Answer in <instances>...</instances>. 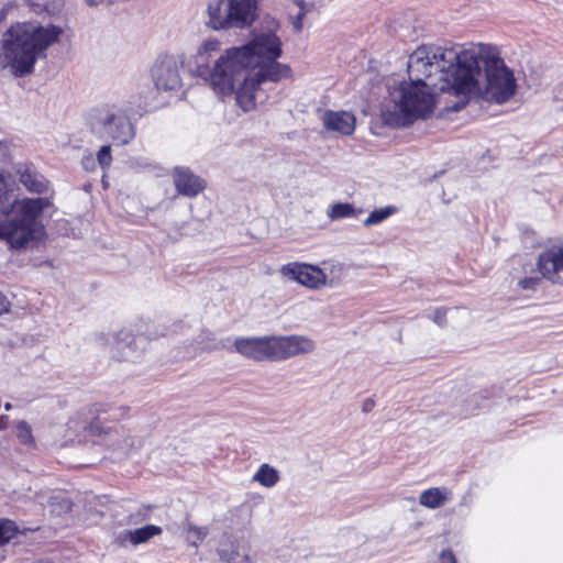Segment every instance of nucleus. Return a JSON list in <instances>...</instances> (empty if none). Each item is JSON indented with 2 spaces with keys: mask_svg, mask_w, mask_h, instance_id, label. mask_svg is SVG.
<instances>
[{
  "mask_svg": "<svg viewBox=\"0 0 563 563\" xmlns=\"http://www.w3.org/2000/svg\"><path fill=\"white\" fill-rule=\"evenodd\" d=\"M233 346L232 351L255 362L284 361L314 350L313 341L301 335L236 338Z\"/></svg>",
  "mask_w": 563,
  "mask_h": 563,
  "instance_id": "obj_7",
  "label": "nucleus"
},
{
  "mask_svg": "<svg viewBox=\"0 0 563 563\" xmlns=\"http://www.w3.org/2000/svg\"><path fill=\"white\" fill-rule=\"evenodd\" d=\"M186 529L188 532L187 541L195 548H198L199 542L203 541L209 534L208 527H198L192 523H187Z\"/></svg>",
  "mask_w": 563,
  "mask_h": 563,
  "instance_id": "obj_27",
  "label": "nucleus"
},
{
  "mask_svg": "<svg viewBox=\"0 0 563 563\" xmlns=\"http://www.w3.org/2000/svg\"><path fill=\"white\" fill-rule=\"evenodd\" d=\"M100 415H101V411H100V410H98V416L96 417V419H97V420H100V419H101V418H100Z\"/></svg>",
  "mask_w": 563,
  "mask_h": 563,
  "instance_id": "obj_46",
  "label": "nucleus"
},
{
  "mask_svg": "<svg viewBox=\"0 0 563 563\" xmlns=\"http://www.w3.org/2000/svg\"><path fill=\"white\" fill-rule=\"evenodd\" d=\"M96 158L92 156L91 153L84 155L81 159V166L87 172H95L96 170Z\"/></svg>",
  "mask_w": 563,
  "mask_h": 563,
  "instance_id": "obj_34",
  "label": "nucleus"
},
{
  "mask_svg": "<svg viewBox=\"0 0 563 563\" xmlns=\"http://www.w3.org/2000/svg\"><path fill=\"white\" fill-rule=\"evenodd\" d=\"M19 533L18 525L7 518L0 519V547L8 544Z\"/></svg>",
  "mask_w": 563,
  "mask_h": 563,
  "instance_id": "obj_24",
  "label": "nucleus"
},
{
  "mask_svg": "<svg viewBox=\"0 0 563 563\" xmlns=\"http://www.w3.org/2000/svg\"><path fill=\"white\" fill-rule=\"evenodd\" d=\"M10 308V301L7 299V297L0 292V314L9 311Z\"/></svg>",
  "mask_w": 563,
  "mask_h": 563,
  "instance_id": "obj_38",
  "label": "nucleus"
},
{
  "mask_svg": "<svg viewBox=\"0 0 563 563\" xmlns=\"http://www.w3.org/2000/svg\"><path fill=\"white\" fill-rule=\"evenodd\" d=\"M219 46H220V43L216 40L206 41L199 48V55H202V53L214 52L219 48Z\"/></svg>",
  "mask_w": 563,
  "mask_h": 563,
  "instance_id": "obj_35",
  "label": "nucleus"
},
{
  "mask_svg": "<svg viewBox=\"0 0 563 563\" xmlns=\"http://www.w3.org/2000/svg\"><path fill=\"white\" fill-rule=\"evenodd\" d=\"M16 437L23 444H32L34 442L31 426L26 421L18 422Z\"/></svg>",
  "mask_w": 563,
  "mask_h": 563,
  "instance_id": "obj_30",
  "label": "nucleus"
},
{
  "mask_svg": "<svg viewBox=\"0 0 563 563\" xmlns=\"http://www.w3.org/2000/svg\"><path fill=\"white\" fill-rule=\"evenodd\" d=\"M460 58L455 85L451 87L453 98L445 101L441 114L459 112L473 98L503 104L516 93L514 71L505 64L496 47L477 44L462 49Z\"/></svg>",
  "mask_w": 563,
  "mask_h": 563,
  "instance_id": "obj_1",
  "label": "nucleus"
},
{
  "mask_svg": "<svg viewBox=\"0 0 563 563\" xmlns=\"http://www.w3.org/2000/svg\"><path fill=\"white\" fill-rule=\"evenodd\" d=\"M441 563H457L455 555L450 549L442 550L440 553Z\"/></svg>",
  "mask_w": 563,
  "mask_h": 563,
  "instance_id": "obj_36",
  "label": "nucleus"
},
{
  "mask_svg": "<svg viewBox=\"0 0 563 563\" xmlns=\"http://www.w3.org/2000/svg\"><path fill=\"white\" fill-rule=\"evenodd\" d=\"M253 481L262 486L271 488L279 482V472L267 463L260 465L257 472L253 476Z\"/></svg>",
  "mask_w": 563,
  "mask_h": 563,
  "instance_id": "obj_21",
  "label": "nucleus"
},
{
  "mask_svg": "<svg viewBox=\"0 0 563 563\" xmlns=\"http://www.w3.org/2000/svg\"><path fill=\"white\" fill-rule=\"evenodd\" d=\"M356 119L352 112L328 110L323 114V125L329 131L351 135L355 130Z\"/></svg>",
  "mask_w": 563,
  "mask_h": 563,
  "instance_id": "obj_16",
  "label": "nucleus"
},
{
  "mask_svg": "<svg viewBox=\"0 0 563 563\" xmlns=\"http://www.w3.org/2000/svg\"><path fill=\"white\" fill-rule=\"evenodd\" d=\"M96 162L106 172L112 164V151L111 145H102L96 155Z\"/></svg>",
  "mask_w": 563,
  "mask_h": 563,
  "instance_id": "obj_29",
  "label": "nucleus"
},
{
  "mask_svg": "<svg viewBox=\"0 0 563 563\" xmlns=\"http://www.w3.org/2000/svg\"><path fill=\"white\" fill-rule=\"evenodd\" d=\"M30 10L35 14L54 16L62 12L65 0H23Z\"/></svg>",
  "mask_w": 563,
  "mask_h": 563,
  "instance_id": "obj_18",
  "label": "nucleus"
},
{
  "mask_svg": "<svg viewBox=\"0 0 563 563\" xmlns=\"http://www.w3.org/2000/svg\"><path fill=\"white\" fill-rule=\"evenodd\" d=\"M18 10L15 1H8L0 8V23L7 20L9 15H13Z\"/></svg>",
  "mask_w": 563,
  "mask_h": 563,
  "instance_id": "obj_31",
  "label": "nucleus"
},
{
  "mask_svg": "<svg viewBox=\"0 0 563 563\" xmlns=\"http://www.w3.org/2000/svg\"><path fill=\"white\" fill-rule=\"evenodd\" d=\"M282 41L273 32L262 33L242 46L227 48L218 58V67H227L242 75L245 69L260 73V79H269L278 82L291 75L288 65L279 63L282 56Z\"/></svg>",
  "mask_w": 563,
  "mask_h": 563,
  "instance_id": "obj_4",
  "label": "nucleus"
},
{
  "mask_svg": "<svg viewBox=\"0 0 563 563\" xmlns=\"http://www.w3.org/2000/svg\"><path fill=\"white\" fill-rule=\"evenodd\" d=\"M541 279L539 277H525L519 280L518 285L521 289L525 290H534L536 287L540 284Z\"/></svg>",
  "mask_w": 563,
  "mask_h": 563,
  "instance_id": "obj_32",
  "label": "nucleus"
},
{
  "mask_svg": "<svg viewBox=\"0 0 563 563\" xmlns=\"http://www.w3.org/2000/svg\"><path fill=\"white\" fill-rule=\"evenodd\" d=\"M31 563H49L48 561L46 560H36V561H33Z\"/></svg>",
  "mask_w": 563,
  "mask_h": 563,
  "instance_id": "obj_44",
  "label": "nucleus"
},
{
  "mask_svg": "<svg viewBox=\"0 0 563 563\" xmlns=\"http://www.w3.org/2000/svg\"><path fill=\"white\" fill-rule=\"evenodd\" d=\"M462 56V51L442 46L418 47L408 59L407 71L410 81L416 79L424 80L431 78L434 74H440L439 82L431 85L440 92L448 96V100L453 98L452 86L455 85V73Z\"/></svg>",
  "mask_w": 563,
  "mask_h": 563,
  "instance_id": "obj_5",
  "label": "nucleus"
},
{
  "mask_svg": "<svg viewBox=\"0 0 563 563\" xmlns=\"http://www.w3.org/2000/svg\"><path fill=\"white\" fill-rule=\"evenodd\" d=\"M294 1H295V3H296L297 5H299L301 9L303 8V5H305V1H303V0H294Z\"/></svg>",
  "mask_w": 563,
  "mask_h": 563,
  "instance_id": "obj_42",
  "label": "nucleus"
},
{
  "mask_svg": "<svg viewBox=\"0 0 563 563\" xmlns=\"http://www.w3.org/2000/svg\"><path fill=\"white\" fill-rule=\"evenodd\" d=\"M12 409V404L11 402H5L4 404V410L9 411Z\"/></svg>",
  "mask_w": 563,
  "mask_h": 563,
  "instance_id": "obj_43",
  "label": "nucleus"
},
{
  "mask_svg": "<svg viewBox=\"0 0 563 563\" xmlns=\"http://www.w3.org/2000/svg\"><path fill=\"white\" fill-rule=\"evenodd\" d=\"M537 266L544 278L552 279L556 273L563 271V247L554 245L540 253Z\"/></svg>",
  "mask_w": 563,
  "mask_h": 563,
  "instance_id": "obj_15",
  "label": "nucleus"
},
{
  "mask_svg": "<svg viewBox=\"0 0 563 563\" xmlns=\"http://www.w3.org/2000/svg\"><path fill=\"white\" fill-rule=\"evenodd\" d=\"M217 552L220 560L227 563L233 562L239 555L238 545L230 538H228V543H222Z\"/></svg>",
  "mask_w": 563,
  "mask_h": 563,
  "instance_id": "obj_28",
  "label": "nucleus"
},
{
  "mask_svg": "<svg viewBox=\"0 0 563 563\" xmlns=\"http://www.w3.org/2000/svg\"><path fill=\"white\" fill-rule=\"evenodd\" d=\"M430 318L438 325L444 327L446 323V309L445 308H437Z\"/></svg>",
  "mask_w": 563,
  "mask_h": 563,
  "instance_id": "obj_33",
  "label": "nucleus"
},
{
  "mask_svg": "<svg viewBox=\"0 0 563 563\" xmlns=\"http://www.w3.org/2000/svg\"><path fill=\"white\" fill-rule=\"evenodd\" d=\"M426 88L427 82L421 79H416L409 84L402 82L399 87V107L405 113H409L415 121L426 119L433 112L434 98Z\"/></svg>",
  "mask_w": 563,
  "mask_h": 563,
  "instance_id": "obj_11",
  "label": "nucleus"
},
{
  "mask_svg": "<svg viewBox=\"0 0 563 563\" xmlns=\"http://www.w3.org/2000/svg\"><path fill=\"white\" fill-rule=\"evenodd\" d=\"M122 410V407L113 409L107 419L119 420L123 416Z\"/></svg>",
  "mask_w": 563,
  "mask_h": 563,
  "instance_id": "obj_40",
  "label": "nucleus"
},
{
  "mask_svg": "<svg viewBox=\"0 0 563 563\" xmlns=\"http://www.w3.org/2000/svg\"><path fill=\"white\" fill-rule=\"evenodd\" d=\"M222 65L218 67V59L212 68L207 65H198L197 74L209 80L210 86L216 93L223 97L235 95L236 104L244 111H251L255 108V93L261 85L269 79H260V73L245 69L242 75L235 74L234 69Z\"/></svg>",
  "mask_w": 563,
  "mask_h": 563,
  "instance_id": "obj_6",
  "label": "nucleus"
},
{
  "mask_svg": "<svg viewBox=\"0 0 563 563\" xmlns=\"http://www.w3.org/2000/svg\"><path fill=\"white\" fill-rule=\"evenodd\" d=\"M19 183L29 192L42 195L48 190L49 181L37 170L27 165H19L15 169Z\"/></svg>",
  "mask_w": 563,
  "mask_h": 563,
  "instance_id": "obj_17",
  "label": "nucleus"
},
{
  "mask_svg": "<svg viewBox=\"0 0 563 563\" xmlns=\"http://www.w3.org/2000/svg\"><path fill=\"white\" fill-rule=\"evenodd\" d=\"M280 274L308 288L317 289L325 284V274L314 265L292 262L282 266Z\"/></svg>",
  "mask_w": 563,
  "mask_h": 563,
  "instance_id": "obj_12",
  "label": "nucleus"
},
{
  "mask_svg": "<svg viewBox=\"0 0 563 563\" xmlns=\"http://www.w3.org/2000/svg\"><path fill=\"white\" fill-rule=\"evenodd\" d=\"M142 339H136L128 331H120L117 334L118 349L122 351V358L124 361L134 362L139 355H134L137 342Z\"/></svg>",
  "mask_w": 563,
  "mask_h": 563,
  "instance_id": "obj_20",
  "label": "nucleus"
},
{
  "mask_svg": "<svg viewBox=\"0 0 563 563\" xmlns=\"http://www.w3.org/2000/svg\"><path fill=\"white\" fill-rule=\"evenodd\" d=\"M10 190L7 179L0 173V241L12 251H23L37 243L45 235L41 217L52 206L51 198H22L8 202Z\"/></svg>",
  "mask_w": 563,
  "mask_h": 563,
  "instance_id": "obj_3",
  "label": "nucleus"
},
{
  "mask_svg": "<svg viewBox=\"0 0 563 563\" xmlns=\"http://www.w3.org/2000/svg\"><path fill=\"white\" fill-rule=\"evenodd\" d=\"M375 407V401L372 398H366L362 404V411L367 413Z\"/></svg>",
  "mask_w": 563,
  "mask_h": 563,
  "instance_id": "obj_39",
  "label": "nucleus"
},
{
  "mask_svg": "<svg viewBox=\"0 0 563 563\" xmlns=\"http://www.w3.org/2000/svg\"><path fill=\"white\" fill-rule=\"evenodd\" d=\"M446 500V496L443 490L439 487H432L421 493L419 497L420 505L435 509L441 507Z\"/></svg>",
  "mask_w": 563,
  "mask_h": 563,
  "instance_id": "obj_22",
  "label": "nucleus"
},
{
  "mask_svg": "<svg viewBox=\"0 0 563 563\" xmlns=\"http://www.w3.org/2000/svg\"><path fill=\"white\" fill-rule=\"evenodd\" d=\"M305 16V11L301 10L295 18V21H294V29L297 31V32H300L301 29H302V19Z\"/></svg>",
  "mask_w": 563,
  "mask_h": 563,
  "instance_id": "obj_37",
  "label": "nucleus"
},
{
  "mask_svg": "<svg viewBox=\"0 0 563 563\" xmlns=\"http://www.w3.org/2000/svg\"><path fill=\"white\" fill-rule=\"evenodd\" d=\"M91 132L101 140L125 145L135 135V129L123 112H100L90 122Z\"/></svg>",
  "mask_w": 563,
  "mask_h": 563,
  "instance_id": "obj_10",
  "label": "nucleus"
},
{
  "mask_svg": "<svg viewBox=\"0 0 563 563\" xmlns=\"http://www.w3.org/2000/svg\"><path fill=\"white\" fill-rule=\"evenodd\" d=\"M179 68V60L173 55L159 56L156 59L151 68V78L154 86L139 91L145 107L156 108L161 91H173L180 88Z\"/></svg>",
  "mask_w": 563,
  "mask_h": 563,
  "instance_id": "obj_9",
  "label": "nucleus"
},
{
  "mask_svg": "<svg viewBox=\"0 0 563 563\" xmlns=\"http://www.w3.org/2000/svg\"><path fill=\"white\" fill-rule=\"evenodd\" d=\"M242 562H243V563H250V558H249V555H244V558H243V561H242Z\"/></svg>",
  "mask_w": 563,
  "mask_h": 563,
  "instance_id": "obj_45",
  "label": "nucleus"
},
{
  "mask_svg": "<svg viewBox=\"0 0 563 563\" xmlns=\"http://www.w3.org/2000/svg\"><path fill=\"white\" fill-rule=\"evenodd\" d=\"M64 30L52 23L15 22L2 34L0 44V70L10 69L16 78L34 71L40 58L58 43Z\"/></svg>",
  "mask_w": 563,
  "mask_h": 563,
  "instance_id": "obj_2",
  "label": "nucleus"
},
{
  "mask_svg": "<svg viewBox=\"0 0 563 563\" xmlns=\"http://www.w3.org/2000/svg\"><path fill=\"white\" fill-rule=\"evenodd\" d=\"M397 211L396 207L387 206L384 208L373 210L369 216L364 220L365 227H372L382 223Z\"/></svg>",
  "mask_w": 563,
  "mask_h": 563,
  "instance_id": "obj_25",
  "label": "nucleus"
},
{
  "mask_svg": "<svg viewBox=\"0 0 563 563\" xmlns=\"http://www.w3.org/2000/svg\"><path fill=\"white\" fill-rule=\"evenodd\" d=\"M49 511L55 516H62L71 510L73 501L65 494L52 495L47 500Z\"/></svg>",
  "mask_w": 563,
  "mask_h": 563,
  "instance_id": "obj_23",
  "label": "nucleus"
},
{
  "mask_svg": "<svg viewBox=\"0 0 563 563\" xmlns=\"http://www.w3.org/2000/svg\"><path fill=\"white\" fill-rule=\"evenodd\" d=\"M356 210L353 205L349 202H336L332 205L328 216L331 220H339L344 218L354 217Z\"/></svg>",
  "mask_w": 563,
  "mask_h": 563,
  "instance_id": "obj_26",
  "label": "nucleus"
},
{
  "mask_svg": "<svg viewBox=\"0 0 563 563\" xmlns=\"http://www.w3.org/2000/svg\"><path fill=\"white\" fill-rule=\"evenodd\" d=\"M260 0H210L208 25L213 30L250 27L258 18Z\"/></svg>",
  "mask_w": 563,
  "mask_h": 563,
  "instance_id": "obj_8",
  "label": "nucleus"
},
{
  "mask_svg": "<svg viewBox=\"0 0 563 563\" xmlns=\"http://www.w3.org/2000/svg\"><path fill=\"white\" fill-rule=\"evenodd\" d=\"M103 0H86V3L89 5V7H96L98 4H100Z\"/></svg>",
  "mask_w": 563,
  "mask_h": 563,
  "instance_id": "obj_41",
  "label": "nucleus"
},
{
  "mask_svg": "<svg viewBox=\"0 0 563 563\" xmlns=\"http://www.w3.org/2000/svg\"><path fill=\"white\" fill-rule=\"evenodd\" d=\"M173 180L177 192L186 197H196L206 188V181L188 167H175Z\"/></svg>",
  "mask_w": 563,
  "mask_h": 563,
  "instance_id": "obj_13",
  "label": "nucleus"
},
{
  "mask_svg": "<svg viewBox=\"0 0 563 563\" xmlns=\"http://www.w3.org/2000/svg\"><path fill=\"white\" fill-rule=\"evenodd\" d=\"M161 533V527L155 525H145L141 528L120 531L114 538V543L122 548H126L128 544L136 547L146 543L152 538Z\"/></svg>",
  "mask_w": 563,
  "mask_h": 563,
  "instance_id": "obj_14",
  "label": "nucleus"
},
{
  "mask_svg": "<svg viewBox=\"0 0 563 563\" xmlns=\"http://www.w3.org/2000/svg\"><path fill=\"white\" fill-rule=\"evenodd\" d=\"M382 120L385 125L391 128H407L415 122L409 113H405V111L400 109L399 102L395 107V110H382Z\"/></svg>",
  "mask_w": 563,
  "mask_h": 563,
  "instance_id": "obj_19",
  "label": "nucleus"
}]
</instances>
